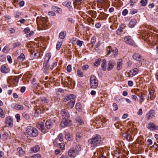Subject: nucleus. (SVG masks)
Listing matches in <instances>:
<instances>
[{"mask_svg": "<svg viewBox=\"0 0 158 158\" xmlns=\"http://www.w3.org/2000/svg\"><path fill=\"white\" fill-rule=\"evenodd\" d=\"M103 149L101 148L100 149H98L97 151V153L95 152L94 155L96 156V154L97 155L98 154V152L100 154L99 158H106V157L105 156L106 153H105L104 152L102 153L101 151H102Z\"/></svg>", "mask_w": 158, "mask_h": 158, "instance_id": "nucleus-14", "label": "nucleus"}, {"mask_svg": "<svg viewBox=\"0 0 158 158\" xmlns=\"http://www.w3.org/2000/svg\"><path fill=\"white\" fill-rule=\"evenodd\" d=\"M83 43V41L78 40L77 41V45L79 46L80 47H81Z\"/></svg>", "mask_w": 158, "mask_h": 158, "instance_id": "nucleus-55", "label": "nucleus"}, {"mask_svg": "<svg viewBox=\"0 0 158 158\" xmlns=\"http://www.w3.org/2000/svg\"><path fill=\"white\" fill-rule=\"evenodd\" d=\"M21 15L20 13L18 12H15L14 14V16L15 18H18Z\"/></svg>", "mask_w": 158, "mask_h": 158, "instance_id": "nucleus-62", "label": "nucleus"}, {"mask_svg": "<svg viewBox=\"0 0 158 158\" xmlns=\"http://www.w3.org/2000/svg\"><path fill=\"white\" fill-rule=\"evenodd\" d=\"M147 0H141L140 1V3L142 6H145L147 3Z\"/></svg>", "mask_w": 158, "mask_h": 158, "instance_id": "nucleus-47", "label": "nucleus"}, {"mask_svg": "<svg viewBox=\"0 0 158 158\" xmlns=\"http://www.w3.org/2000/svg\"><path fill=\"white\" fill-rule=\"evenodd\" d=\"M58 60L56 59H54L52 63V64L51 65L50 69H53L54 67H56L57 64Z\"/></svg>", "mask_w": 158, "mask_h": 158, "instance_id": "nucleus-33", "label": "nucleus"}, {"mask_svg": "<svg viewBox=\"0 0 158 158\" xmlns=\"http://www.w3.org/2000/svg\"><path fill=\"white\" fill-rule=\"evenodd\" d=\"M65 138L66 139L69 140L70 139V135L69 133L68 132H65Z\"/></svg>", "mask_w": 158, "mask_h": 158, "instance_id": "nucleus-44", "label": "nucleus"}, {"mask_svg": "<svg viewBox=\"0 0 158 158\" xmlns=\"http://www.w3.org/2000/svg\"><path fill=\"white\" fill-rule=\"evenodd\" d=\"M58 147H59L62 149H64L65 147V145L64 143H61L59 144V145Z\"/></svg>", "mask_w": 158, "mask_h": 158, "instance_id": "nucleus-48", "label": "nucleus"}, {"mask_svg": "<svg viewBox=\"0 0 158 158\" xmlns=\"http://www.w3.org/2000/svg\"><path fill=\"white\" fill-rule=\"evenodd\" d=\"M39 23L40 25L44 27L46 26L48 24V20L47 19L42 17L40 19Z\"/></svg>", "mask_w": 158, "mask_h": 158, "instance_id": "nucleus-17", "label": "nucleus"}, {"mask_svg": "<svg viewBox=\"0 0 158 158\" xmlns=\"http://www.w3.org/2000/svg\"><path fill=\"white\" fill-rule=\"evenodd\" d=\"M71 66L70 65H69L67 66L66 70L68 72L70 73L71 71Z\"/></svg>", "mask_w": 158, "mask_h": 158, "instance_id": "nucleus-61", "label": "nucleus"}, {"mask_svg": "<svg viewBox=\"0 0 158 158\" xmlns=\"http://www.w3.org/2000/svg\"><path fill=\"white\" fill-rule=\"evenodd\" d=\"M12 108H14L17 110H22L24 109L23 106L17 104L16 103H14L11 105Z\"/></svg>", "mask_w": 158, "mask_h": 158, "instance_id": "nucleus-18", "label": "nucleus"}, {"mask_svg": "<svg viewBox=\"0 0 158 158\" xmlns=\"http://www.w3.org/2000/svg\"><path fill=\"white\" fill-rule=\"evenodd\" d=\"M124 40L126 44L130 45H133L134 43V41L130 36L126 37L124 39Z\"/></svg>", "mask_w": 158, "mask_h": 158, "instance_id": "nucleus-13", "label": "nucleus"}, {"mask_svg": "<svg viewBox=\"0 0 158 158\" xmlns=\"http://www.w3.org/2000/svg\"><path fill=\"white\" fill-rule=\"evenodd\" d=\"M60 114L62 119L69 118V114L68 111L65 109H62L60 111Z\"/></svg>", "mask_w": 158, "mask_h": 158, "instance_id": "nucleus-11", "label": "nucleus"}, {"mask_svg": "<svg viewBox=\"0 0 158 158\" xmlns=\"http://www.w3.org/2000/svg\"><path fill=\"white\" fill-rule=\"evenodd\" d=\"M59 37L61 39H63L65 37V33L64 32H61L59 35Z\"/></svg>", "mask_w": 158, "mask_h": 158, "instance_id": "nucleus-40", "label": "nucleus"}, {"mask_svg": "<svg viewBox=\"0 0 158 158\" xmlns=\"http://www.w3.org/2000/svg\"><path fill=\"white\" fill-rule=\"evenodd\" d=\"M137 21L136 19H132L130 22L129 25V27H134Z\"/></svg>", "mask_w": 158, "mask_h": 158, "instance_id": "nucleus-28", "label": "nucleus"}, {"mask_svg": "<svg viewBox=\"0 0 158 158\" xmlns=\"http://www.w3.org/2000/svg\"><path fill=\"white\" fill-rule=\"evenodd\" d=\"M5 123L6 126L8 127H11L13 125V119L10 116L6 117Z\"/></svg>", "mask_w": 158, "mask_h": 158, "instance_id": "nucleus-9", "label": "nucleus"}, {"mask_svg": "<svg viewBox=\"0 0 158 158\" xmlns=\"http://www.w3.org/2000/svg\"><path fill=\"white\" fill-rule=\"evenodd\" d=\"M137 95L139 98V102L141 104L146 98V95L144 94L141 93V94H138Z\"/></svg>", "mask_w": 158, "mask_h": 158, "instance_id": "nucleus-21", "label": "nucleus"}, {"mask_svg": "<svg viewBox=\"0 0 158 158\" xmlns=\"http://www.w3.org/2000/svg\"><path fill=\"white\" fill-rule=\"evenodd\" d=\"M96 41V38L94 36L91 40V43L92 44V47H93Z\"/></svg>", "mask_w": 158, "mask_h": 158, "instance_id": "nucleus-38", "label": "nucleus"}, {"mask_svg": "<svg viewBox=\"0 0 158 158\" xmlns=\"http://www.w3.org/2000/svg\"><path fill=\"white\" fill-rule=\"evenodd\" d=\"M9 31L11 34H13L15 32V29L12 28H11L9 29Z\"/></svg>", "mask_w": 158, "mask_h": 158, "instance_id": "nucleus-60", "label": "nucleus"}, {"mask_svg": "<svg viewBox=\"0 0 158 158\" xmlns=\"http://www.w3.org/2000/svg\"><path fill=\"white\" fill-rule=\"evenodd\" d=\"M139 72V70L137 68H134L130 70L127 72V77H132L137 74Z\"/></svg>", "mask_w": 158, "mask_h": 158, "instance_id": "nucleus-8", "label": "nucleus"}, {"mask_svg": "<svg viewBox=\"0 0 158 158\" xmlns=\"http://www.w3.org/2000/svg\"><path fill=\"white\" fill-rule=\"evenodd\" d=\"M37 127L39 129L41 130L42 132H45V130L44 129V124L42 122L38 123L37 124Z\"/></svg>", "mask_w": 158, "mask_h": 158, "instance_id": "nucleus-15", "label": "nucleus"}, {"mask_svg": "<svg viewBox=\"0 0 158 158\" xmlns=\"http://www.w3.org/2000/svg\"><path fill=\"white\" fill-rule=\"evenodd\" d=\"M71 124V121L69 120V118L62 119L60 125L62 127L69 126Z\"/></svg>", "mask_w": 158, "mask_h": 158, "instance_id": "nucleus-7", "label": "nucleus"}, {"mask_svg": "<svg viewBox=\"0 0 158 158\" xmlns=\"http://www.w3.org/2000/svg\"><path fill=\"white\" fill-rule=\"evenodd\" d=\"M17 153L20 156H22L23 154V151L22 148L21 147L18 148L17 150Z\"/></svg>", "mask_w": 158, "mask_h": 158, "instance_id": "nucleus-36", "label": "nucleus"}, {"mask_svg": "<svg viewBox=\"0 0 158 158\" xmlns=\"http://www.w3.org/2000/svg\"><path fill=\"white\" fill-rule=\"evenodd\" d=\"M53 125V123L50 120H47L45 123V126L48 129H50L52 128Z\"/></svg>", "mask_w": 158, "mask_h": 158, "instance_id": "nucleus-25", "label": "nucleus"}, {"mask_svg": "<svg viewBox=\"0 0 158 158\" xmlns=\"http://www.w3.org/2000/svg\"><path fill=\"white\" fill-rule=\"evenodd\" d=\"M101 60V59H97L94 64V65L96 66H97L99 65L100 64Z\"/></svg>", "mask_w": 158, "mask_h": 158, "instance_id": "nucleus-53", "label": "nucleus"}, {"mask_svg": "<svg viewBox=\"0 0 158 158\" xmlns=\"http://www.w3.org/2000/svg\"><path fill=\"white\" fill-rule=\"evenodd\" d=\"M113 110L114 111L117 110L118 109V106L117 104L116 103H113Z\"/></svg>", "mask_w": 158, "mask_h": 158, "instance_id": "nucleus-52", "label": "nucleus"}, {"mask_svg": "<svg viewBox=\"0 0 158 158\" xmlns=\"http://www.w3.org/2000/svg\"><path fill=\"white\" fill-rule=\"evenodd\" d=\"M62 44V42L60 43V42H58L56 45V49H57L58 50H59L60 49V48Z\"/></svg>", "mask_w": 158, "mask_h": 158, "instance_id": "nucleus-51", "label": "nucleus"}, {"mask_svg": "<svg viewBox=\"0 0 158 158\" xmlns=\"http://www.w3.org/2000/svg\"><path fill=\"white\" fill-rule=\"evenodd\" d=\"M81 150V148L79 146H77L75 148L70 149L69 151L68 155L71 157H74Z\"/></svg>", "mask_w": 158, "mask_h": 158, "instance_id": "nucleus-4", "label": "nucleus"}, {"mask_svg": "<svg viewBox=\"0 0 158 158\" xmlns=\"http://www.w3.org/2000/svg\"><path fill=\"white\" fill-rule=\"evenodd\" d=\"M77 75L78 77H82L83 76V73L80 70H78L77 71Z\"/></svg>", "mask_w": 158, "mask_h": 158, "instance_id": "nucleus-39", "label": "nucleus"}, {"mask_svg": "<svg viewBox=\"0 0 158 158\" xmlns=\"http://www.w3.org/2000/svg\"><path fill=\"white\" fill-rule=\"evenodd\" d=\"M82 134L81 132H77L76 135V139L77 141H79L82 136Z\"/></svg>", "mask_w": 158, "mask_h": 158, "instance_id": "nucleus-32", "label": "nucleus"}, {"mask_svg": "<svg viewBox=\"0 0 158 158\" xmlns=\"http://www.w3.org/2000/svg\"><path fill=\"white\" fill-rule=\"evenodd\" d=\"M128 11L127 9H125L122 12V14L124 16L126 15L128 13Z\"/></svg>", "mask_w": 158, "mask_h": 158, "instance_id": "nucleus-64", "label": "nucleus"}, {"mask_svg": "<svg viewBox=\"0 0 158 158\" xmlns=\"http://www.w3.org/2000/svg\"><path fill=\"white\" fill-rule=\"evenodd\" d=\"M62 5L64 6L68 7L70 11L72 10L73 9L71 5V3L70 2H64L62 3Z\"/></svg>", "mask_w": 158, "mask_h": 158, "instance_id": "nucleus-23", "label": "nucleus"}, {"mask_svg": "<svg viewBox=\"0 0 158 158\" xmlns=\"http://www.w3.org/2000/svg\"><path fill=\"white\" fill-rule=\"evenodd\" d=\"M71 79L67 76H65V79H64V84L67 85L69 84V81H71Z\"/></svg>", "mask_w": 158, "mask_h": 158, "instance_id": "nucleus-34", "label": "nucleus"}, {"mask_svg": "<svg viewBox=\"0 0 158 158\" xmlns=\"http://www.w3.org/2000/svg\"><path fill=\"white\" fill-rule=\"evenodd\" d=\"M23 31L25 34H27L30 32V30L29 27H27Z\"/></svg>", "mask_w": 158, "mask_h": 158, "instance_id": "nucleus-59", "label": "nucleus"}, {"mask_svg": "<svg viewBox=\"0 0 158 158\" xmlns=\"http://www.w3.org/2000/svg\"><path fill=\"white\" fill-rule=\"evenodd\" d=\"M58 137L59 140L60 141L62 142L63 140L64 137L62 133H60Z\"/></svg>", "mask_w": 158, "mask_h": 158, "instance_id": "nucleus-49", "label": "nucleus"}, {"mask_svg": "<svg viewBox=\"0 0 158 158\" xmlns=\"http://www.w3.org/2000/svg\"><path fill=\"white\" fill-rule=\"evenodd\" d=\"M115 64V63L113 60H109L108 64V67L107 69L108 71H109L112 70Z\"/></svg>", "mask_w": 158, "mask_h": 158, "instance_id": "nucleus-16", "label": "nucleus"}, {"mask_svg": "<svg viewBox=\"0 0 158 158\" xmlns=\"http://www.w3.org/2000/svg\"><path fill=\"white\" fill-rule=\"evenodd\" d=\"M77 121L78 123L80 124V125H82L84 123V122H83L81 118L80 117L77 118Z\"/></svg>", "mask_w": 158, "mask_h": 158, "instance_id": "nucleus-42", "label": "nucleus"}, {"mask_svg": "<svg viewBox=\"0 0 158 158\" xmlns=\"http://www.w3.org/2000/svg\"><path fill=\"white\" fill-rule=\"evenodd\" d=\"M17 59L20 61H22L25 59V56L23 53H22L17 58Z\"/></svg>", "mask_w": 158, "mask_h": 158, "instance_id": "nucleus-35", "label": "nucleus"}, {"mask_svg": "<svg viewBox=\"0 0 158 158\" xmlns=\"http://www.w3.org/2000/svg\"><path fill=\"white\" fill-rule=\"evenodd\" d=\"M9 50V47L8 46H5L2 49V51L4 53H7Z\"/></svg>", "mask_w": 158, "mask_h": 158, "instance_id": "nucleus-41", "label": "nucleus"}, {"mask_svg": "<svg viewBox=\"0 0 158 158\" xmlns=\"http://www.w3.org/2000/svg\"><path fill=\"white\" fill-rule=\"evenodd\" d=\"M155 114V111L153 110H150L147 114L148 116L147 117V119L148 120H149L154 117Z\"/></svg>", "mask_w": 158, "mask_h": 158, "instance_id": "nucleus-20", "label": "nucleus"}, {"mask_svg": "<svg viewBox=\"0 0 158 158\" xmlns=\"http://www.w3.org/2000/svg\"><path fill=\"white\" fill-rule=\"evenodd\" d=\"M26 133L30 136L35 137L38 135V130L35 127L31 126H28L26 128Z\"/></svg>", "mask_w": 158, "mask_h": 158, "instance_id": "nucleus-2", "label": "nucleus"}, {"mask_svg": "<svg viewBox=\"0 0 158 158\" xmlns=\"http://www.w3.org/2000/svg\"><path fill=\"white\" fill-rule=\"evenodd\" d=\"M82 105L80 103H77L75 106V108L78 111H81L82 110Z\"/></svg>", "mask_w": 158, "mask_h": 158, "instance_id": "nucleus-31", "label": "nucleus"}, {"mask_svg": "<svg viewBox=\"0 0 158 158\" xmlns=\"http://www.w3.org/2000/svg\"><path fill=\"white\" fill-rule=\"evenodd\" d=\"M106 60L104 59L102 60V68L103 71H105L106 70Z\"/></svg>", "mask_w": 158, "mask_h": 158, "instance_id": "nucleus-29", "label": "nucleus"}, {"mask_svg": "<svg viewBox=\"0 0 158 158\" xmlns=\"http://www.w3.org/2000/svg\"><path fill=\"white\" fill-rule=\"evenodd\" d=\"M0 70L2 73H6L9 72L10 69L7 65L5 64H3Z\"/></svg>", "mask_w": 158, "mask_h": 158, "instance_id": "nucleus-12", "label": "nucleus"}, {"mask_svg": "<svg viewBox=\"0 0 158 158\" xmlns=\"http://www.w3.org/2000/svg\"><path fill=\"white\" fill-rule=\"evenodd\" d=\"M48 15L49 16H54L56 15L55 13L52 11H49L48 13Z\"/></svg>", "mask_w": 158, "mask_h": 158, "instance_id": "nucleus-63", "label": "nucleus"}, {"mask_svg": "<svg viewBox=\"0 0 158 158\" xmlns=\"http://www.w3.org/2000/svg\"><path fill=\"white\" fill-rule=\"evenodd\" d=\"M83 0H76L75 2V3L78 6L80 5L81 3L83 2Z\"/></svg>", "mask_w": 158, "mask_h": 158, "instance_id": "nucleus-54", "label": "nucleus"}, {"mask_svg": "<svg viewBox=\"0 0 158 158\" xmlns=\"http://www.w3.org/2000/svg\"><path fill=\"white\" fill-rule=\"evenodd\" d=\"M15 117L17 119V122H19L20 120V115L19 114H17L15 115Z\"/></svg>", "mask_w": 158, "mask_h": 158, "instance_id": "nucleus-56", "label": "nucleus"}, {"mask_svg": "<svg viewBox=\"0 0 158 158\" xmlns=\"http://www.w3.org/2000/svg\"><path fill=\"white\" fill-rule=\"evenodd\" d=\"M51 56V53H47L45 55L43 64V71L46 73L49 69V65L48 64L49 60Z\"/></svg>", "mask_w": 158, "mask_h": 158, "instance_id": "nucleus-3", "label": "nucleus"}, {"mask_svg": "<svg viewBox=\"0 0 158 158\" xmlns=\"http://www.w3.org/2000/svg\"><path fill=\"white\" fill-rule=\"evenodd\" d=\"M132 57L134 60L139 61H142L143 60V59L141 57L139 53H134Z\"/></svg>", "mask_w": 158, "mask_h": 158, "instance_id": "nucleus-19", "label": "nucleus"}, {"mask_svg": "<svg viewBox=\"0 0 158 158\" xmlns=\"http://www.w3.org/2000/svg\"><path fill=\"white\" fill-rule=\"evenodd\" d=\"M107 55H108L111 53V56L112 57H114L118 53V50L116 48H112L111 46H109L106 49Z\"/></svg>", "mask_w": 158, "mask_h": 158, "instance_id": "nucleus-5", "label": "nucleus"}, {"mask_svg": "<svg viewBox=\"0 0 158 158\" xmlns=\"http://www.w3.org/2000/svg\"><path fill=\"white\" fill-rule=\"evenodd\" d=\"M40 150V147L38 145H36L35 147L31 148V151L32 152H36Z\"/></svg>", "mask_w": 158, "mask_h": 158, "instance_id": "nucleus-27", "label": "nucleus"}, {"mask_svg": "<svg viewBox=\"0 0 158 158\" xmlns=\"http://www.w3.org/2000/svg\"><path fill=\"white\" fill-rule=\"evenodd\" d=\"M32 83L34 87L37 88L38 86V84L36 83V80L35 78H33L32 80Z\"/></svg>", "mask_w": 158, "mask_h": 158, "instance_id": "nucleus-46", "label": "nucleus"}, {"mask_svg": "<svg viewBox=\"0 0 158 158\" xmlns=\"http://www.w3.org/2000/svg\"><path fill=\"white\" fill-rule=\"evenodd\" d=\"M29 51L31 52V56L33 58H36L39 55L38 52H34V51H32L31 50L29 49Z\"/></svg>", "mask_w": 158, "mask_h": 158, "instance_id": "nucleus-24", "label": "nucleus"}, {"mask_svg": "<svg viewBox=\"0 0 158 158\" xmlns=\"http://www.w3.org/2000/svg\"><path fill=\"white\" fill-rule=\"evenodd\" d=\"M122 61L121 60L117 63V69L118 70H120L122 68Z\"/></svg>", "mask_w": 158, "mask_h": 158, "instance_id": "nucleus-37", "label": "nucleus"}, {"mask_svg": "<svg viewBox=\"0 0 158 158\" xmlns=\"http://www.w3.org/2000/svg\"><path fill=\"white\" fill-rule=\"evenodd\" d=\"M53 145L55 147L58 146L59 144H58V140L57 139H55L53 141Z\"/></svg>", "mask_w": 158, "mask_h": 158, "instance_id": "nucleus-57", "label": "nucleus"}, {"mask_svg": "<svg viewBox=\"0 0 158 158\" xmlns=\"http://www.w3.org/2000/svg\"><path fill=\"white\" fill-rule=\"evenodd\" d=\"M101 137L99 135H96L93 137L88 141L89 143L90 144L92 149H94L102 144V142L100 140Z\"/></svg>", "mask_w": 158, "mask_h": 158, "instance_id": "nucleus-1", "label": "nucleus"}, {"mask_svg": "<svg viewBox=\"0 0 158 158\" xmlns=\"http://www.w3.org/2000/svg\"><path fill=\"white\" fill-rule=\"evenodd\" d=\"M21 45V43L20 42H17L14 43L13 44L14 48H16L19 46Z\"/></svg>", "mask_w": 158, "mask_h": 158, "instance_id": "nucleus-58", "label": "nucleus"}, {"mask_svg": "<svg viewBox=\"0 0 158 158\" xmlns=\"http://www.w3.org/2000/svg\"><path fill=\"white\" fill-rule=\"evenodd\" d=\"M23 116L26 119H28L30 118V116L29 114L26 113H23L22 114Z\"/></svg>", "mask_w": 158, "mask_h": 158, "instance_id": "nucleus-45", "label": "nucleus"}, {"mask_svg": "<svg viewBox=\"0 0 158 158\" xmlns=\"http://www.w3.org/2000/svg\"><path fill=\"white\" fill-rule=\"evenodd\" d=\"M41 155L39 154H37L32 155L31 158H41Z\"/></svg>", "mask_w": 158, "mask_h": 158, "instance_id": "nucleus-50", "label": "nucleus"}, {"mask_svg": "<svg viewBox=\"0 0 158 158\" xmlns=\"http://www.w3.org/2000/svg\"><path fill=\"white\" fill-rule=\"evenodd\" d=\"M147 128L151 131L158 130V126L152 122H149L148 123Z\"/></svg>", "mask_w": 158, "mask_h": 158, "instance_id": "nucleus-10", "label": "nucleus"}, {"mask_svg": "<svg viewBox=\"0 0 158 158\" xmlns=\"http://www.w3.org/2000/svg\"><path fill=\"white\" fill-rule=\"evenodd\" d=\"M90 85L93 89H96L98 86V81L95 76L92 75L90 77Z\"/></svg>", "mask_w": 158, "mask_h": 158, "instance_id": "nucleus-6", "label": "nucleus"}, {"mask_svg": "<svg viewBox=\"0 0 158 158\" xmlns=\"http://www.w3.org/2000/svg\"><path fill=\"white\" fill-rule=\"evenodd\" d=\"M52 9L54 11H56L58 13H61L62 11V10L61 8L55 6H52Z\"/></svg>", "mask_w": 158, "mask_h": 158, "instance_id": "nucleus-30", "label": "nucleus"}, {"mask_svg": "<svg viewBox=\"0 0 158 158\" xmlns=\"http://www.w3.org/2000/svg\"><path fill=\"white\" fill-rule=\"evenodd\" d=\"M75 97V96L73 94H69L66 97L65 100V101H70L73 99H74Z\"/></svg>", "mask_w": 158, "mask_h": 158, "instance_id": "nucleus-26", "label": "nucleus"}, {"mask_svg": "<svg viewBox=\"0 0 158 158\" xmlns=\"http://www.w3.org/2000/svg\"><path fill=\"white\" fill-rule=\"evenodd\" d=\"M5 115L3 110L0 107V117L2 118H4Z\"/></svg>", "mask_w": 158, "mask_h": 158, "instance_id": "nucleus-43", "label": "nucleus"}, {"mask_svg": "<svg viewBox=\"0 0 158 158\" xmlns=\"http://www.w3.org/2000/svg\"><path fill=\"white\" fill-rule=\"evenodd\" d=\"M75 103V101L74 99H73L69 101L68 103L67 104V107L68 108H72L74 106Z\"/></svg>", "mask_w": 158, "mask_h": 158, "instance_id": "nucleus-22", "label": "nucleus"}]
</instances>
